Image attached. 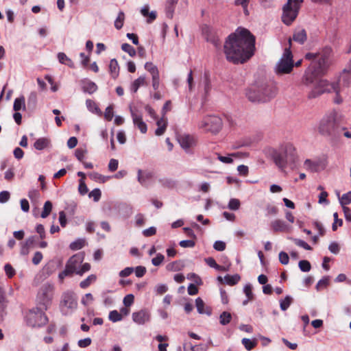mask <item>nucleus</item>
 Instances as JSON below:
<instances>
[{"mask_svg": "<svg viewBox=\"0 0 351 351\" xmlns=\"http://www.w3.org/2000/svg\"><path fill=\"white\" fill-rule=\"evenodd\" d=\"M293 68V56L289 49H285L281 58L277 62L275 71L278 75L290 73Z\"/></svg>", "mask_w": 351, "mask_h": 351, "instance_id": "12", "label": "nucleus"}, {"mask_svg": "<svg viewBox=\"0 0 351 351\" xmlns=\"http://www.w3.org/2000/svg\"><path fill=\"white\" fill-rule=\"evenodd\" d=\"M147 85V80L145 75H141L135 80L130 86V90L136 93L141 86Z\"/></svg>", "mask_w": 351, "mask_h": 351, "instance_id": "22", "label": "nucleus"}, {"mask_svg": "<svg viewBox=\"0 0 351 351\" xmlns=\"http://www.w3.org/2000/svg\"><path fill=\"white\" fill-rule=\"evenodd\" d=\"M8 302L3 295H0V319L6 315Z\"/></svg>", "mask_w": 351, "mask_h": 351, "instance_id": "37", "label": "nucleus"}, {"mask_svg": "<svg viewBox=\"0 0 351 351\" xmlns=\"http://www.w3.org/2000/svg\"><path fill=\"white\" fill-rule=\"evenodd\" d=\"M40 193L36 189H31L28 192V197L32 201V202H36L40 198Z\"/></svg>", "mask_w": 351, "mask_h": 351, "instance_id": "50", "label": "nucleus"}, {"mask_svg": "<svg viewBox=\"0 0 351 351\" xmlns=\"http://www.w3.org/2000/svg\"><path fill=\"white\" fill-rule=\"evenodd\" d=\"M276 93V86L273 82H269L250 88L246 93V96L252 102L264 103L274 98Z\"/></svg>", "mask_w": 351, "mask_h": 351, "instance_id": "4", "label": "nucleus"}, {"mask_svg": "<svg viewBox=\"0 0 351 351\" xmlns=\"http://www.w3.org/2000/svg\"><path fill=\"white\" fill-rule=\"evenodd\" d=\"M45 311L38 306L29 310L25 316L26 324L33 328L45 325L48 322Z\"/></svg>", "mask_w": 351, "mask_h": 351, "instance_id": "9", "label": "nucleus"}, {"mask_svg": "<svg viewBox=\"0 0 351 351\" xmlns=\"http://www.w3.org/2000/svg\"><path fill=\"white\" fill-rule=\"evenodd\" d=\"M279 261L282 265H287L289 263V257L287 253L285 252H280L279 253Z\"/></svg>", "mask_w": 351, "mask_h": 351, "instance_id": "54", "label": "nucleus"}, {"mask_svg": "<svg viewBox=\"0 0 351 351\" xmlns=\"http://www.w3.org/2000/svg\"><path fill=\"white\" fill-rule=\"evenodd\" d=\"M121 49L128 53L130 56L133 57L136 55L135 49L128 43H123L121 45Z\"/></svg>", "mask_w": 351, "mask_h": 351, "instance_id": "45", "label": "nucleus"}, {"mask_svg": "<svg viewBox=\"0 0 351 351\" xmlns=\"http://www.w3.org/2000/svg\"><path fill=\"white\" fill-rule=\"evenodd\" d=\"M77 307V299L76 295L71 291L64 292L60 302V309L64 315L72 314Z\"/></svg>", "mask_w": 351, "mask_h": 351, "instance_id": "10", "label": "nucleus"}, {"mask_svg": "<svg viewBox=\"0 0 351 351\" xmlns=\"http://www.w3.org/2000/svg\"><path fill=\"white\" fill-rule=\"evenodd\" d=\"M307 38L306 32L304 29L295 30L293 35V40L300 44H303Z\"/></svg>", "mask_w": 351, "mask_h": 351, "instance_id": "23", "label": "nucleus"}, {"mask_svg": "<svg viewBox=\"0 0 351 351\" xmlns=\"http://www.w3.org/2000/svg\"><path fill=\"white\" fill-rule=\"evenodd\" d=\"M241 277L239 274H234L232 276L230 275H226L224 276V282L226 284L228 285H234L239 282L240 280Z\"/></svg>", "mask_w": 351, "mask_h": 351, "instance_id": "32", "label": "nucleus"}, {"mask_svg": "<svg viewBox=\"0 0 351 351\" xmlns=\"http://www.w3.org/2000/svg\"><path fill=\"white\" fill-rule=\"evenodd\" d=\"M150 172H143L142 170H138L137 180L142 186H145L147 181L152 178Z\"/></svg>", "mask_w": 351, "mask_h": 351, "instance_id": "25", "label": "nucleus"}, {"mask_svg": "<svg viewBox=\"0 0 351 351\" xmlns=\"http://www.w3.org/2000/svg\"><path fill=\"white\" fill-rule=\"evenodd\" d=\"M92 340L90 338L87 337L83 339H80L77 342V345L80 348H86L90 345Z\"/></svg>", "mask_w": 351, "mask_h": 351, "instance_id": "63", "label": "nucleus"}, {"mask_svg": "<svg viewBox=\"0 0 351 351\" xmlns=\"http://www.w3.org/2000/svg\"><path fill=\"white\" fill-rule=\"evenodd\" d=\"M255 38L246 29L238 28L231 34L224 44L226 59L233 63H243L253 55Z\"/></svg>", "mask_w": 351, "mask_h": 351, "instance_id": "2", "label": "nucleus"}, {"mask_svg": "<svg viewBox=\"0 0 351 351\" xmlns=\"http://www.w3.org/2000/svg\"><path fill=\"white\" fill-rule=\"evenodd\" d=\"M14 168L12 167H10L8 169H7L4 173V178L8 180V181H10V180H12L14 177Z\"/></svg>", "mask_w": 351, "mask_h": 351, "instance_id": "57", "label": "nucleus"}, {"mask_svg": "<svg viewBox=\"0 0 351 351\" xmlns=\"http://www.w3.org/2000/svg\"><path fill=\"white\" fill-rule=\"evenodd\" d=\"M124 20H125L124 12L122 11H120L118 14V16H117L116 20L114 21L115 28L117 29H121L123 25Z\"/></svg>", "mask_w": 351, "mask_h": 351, "instance_id": "38", "label": "nucleus"}, {"mask_svg": "<svg viewBox=\"0 0 351 351\" xmlns=\"http://www.w3.org/2000/svg\"><path fill=\"white\" fill-rule=\"evenodd\" d=\"M145 69L147 70L152 76L159 75V71L156 65L152 62H147L145 64Z\"/></svg>", "mask_w": 351, "mask_h": 351, "instance_id": "34", "label": "nucleus"}, {"mask_svg": "<svg viewBox=\"0 0 351 351\" xmlns=\"http://www.w3.org/2000/svg\"><path fill=\"white\" fill-rule=\"evenodd\" d=\"M304 165L306 169L312 172H317L319 171L320 169L325 168L326 162L320 160H311L310 159H306L304 161Z\"/></svg>", "mask_w": 351, "mask_h": 351, "instance_id": "16", "label": "nucleus"}, {"mask_svg": "<svg viewBox=\"0 0 351 351\" xmlns=\"http://www.w3.org/2000/svg\"><path fill=\"white\" fill-rule=\"evenodd\" d=\"M86 245V240L84 239H78L73 242L71 243L69 247L72 250H78L82 249Z\"/></svg>", "mask_w": 351, "mask_h": 351, "instance_id": "33", "label": "nucleus"}, {"mask_svg": "<svg viewBox=\"0 0 351 351\" xmlns=\"http://www.w3.org/2000/svg\"><path fill=\"white\" fill-rule=\"evenodd\" d=\"M134 299L132 294H128L124 297L123 302L125 306H130L134 302Z\"/></svg>", "mask_w": 351, "mask_h": 351, "instance_id": "60", "label": "nucleus"}, {"mask_svg": "<svg viewBox=\"0 0 351 351\" xmlns=\"http://www.w3.org/2000/svg\"><path fill=\"white\" fill-rule=\"evenodd\" d=\"M141 14L146 18L147 23H152L157 16V12L156 11L149 12V5L148 4L144 5L141 9Z\"/></svg>", "mask_w": 351, "mask_h": 351, "instance_id": "19", "label": "nucleus"}, {"mask_svg": "<svg viewBox=\"0 0 351 351\" xmlns=\"http://www.w3.org/2000/svg\"><path fill=\"white\" fill-rule=\"evenodd\" d=\"M156 125H157L158 128L155 131L156 135H157V136L162 135L165 133L167 126V119L163 117L161 118L160 119L157 121Z\"/></svg>", "mask_w": 351, "mask_h": 351, "instance_id": "27", "label": "nucleus"}, {"mask_svg": "<svg viewBox=\"0 0 351 351\" xmlns=\"http://www.w3.org/2000/svg\"><path fill=\"white\" fill-rule=\"evenodd\" d=\"M79 182H80L79 186H78L79 193L81 195H84L87 193L88 191V187L86 185L84 180H83V179H80L79 180Z\"/></svg>", "mask_w": 351, "mask_h": 351, "instance_id": "53", "label": "nucleus"}, {"mask_svg": "<svg viewBox=\"0 0 351 351\" xmlns=\"http://www.w3.org/2000/svg\"><path fill=\"white\" fill-rule=\"evenodd\" d=\"M226 243L222 241H217L214 243L213 247L215 250L222 252L226 249Z\"/></svg>", "mask_w": 351, "mask_h": 351, "instance_id": "58", "label": "nucleus"}, {"mask_svg": "<svg viewBox=\"0 0 351 351\" xmlns=\"http://www.w3.org/2000/svg\"><path fill=\"white\" fill-rule=\"evenodd\" d=\"M81 86L82 90L88 94H93L97 90L96 84L88 79H84L81 81Z\"/></svg>", "mask_w": 351, "mask_h": 351, "instance_id": "20", "label": "nucleus"}, {"mask_svg": "<svg viewBox=\"0 0 351 351\" xmlns=\"http://www.w3.org/2000/svg\"><path fill=\"white\" fill-rule=\"evenodd\" d=\"M84 256L82 253H77L72 256L66 262L65 267L73 274L82 276L90 269V265L86 263L82 265Z\"/></svg>", "mask_w": 351, "mask_h": 351, "instance_id": "8", "label": "nucleus"}, {"mask_svg": "<svg viewBox=\"0 0 351 351\" xmlns=\"http://www.w3.org/2000/svg\"><path fill=\"white\" fill-rule=\"evenodd\" d=\"M10 197V194L8 191H3L0 193V203L7 202Z\"/></svg>", "mask_w": 351, "mask_h": 351, "instance_id": "61", "label": "nucleus"}, {"mask_svg": "<svg viewBox=\"0 0 351 351\" xmlns=\"http://www.w3.org/2000/svg\"><path fill=\"white\" fill-rule=\"evenodd\" d=\"M293 302V298L290 295H287L285 299L280 300V309L283 311L288 309L290 306L291 304Z\"/></svg>", "mask_w": 351, "mask_h": 351, "instance_id": "35", "label": "nucleus"}, {"mask_svg": "<svg viewBox=\"0 0 351 351\" xmlns=\"http://www.w3.org/2000/svg\"><path fill=\"white\" fill-rule=\"evenodd\" d=\"M337 116V114L335 111H331L323 117L317 126L318 131L321 134L332 136L336 133L338 127Z\"/></svg>", "mask_w": 351, "mask_h": 351, "instance_id": "5", "label": "nucleus"}, {"mask_svg": "<svg viewBox=\"0 0 351 351\" xmlns=\"http://www.w3.org/2000/svg\"><path fill=\"white\" fill-rule=\"evenodd\" d=\"M240 206H241V202H240L239 199H236V198H232L230 199V201L228 202V208L232 210H237L239 209Z\"/></svg>", "mask_w": 351, "mask_h": 351, "instance_id": "43", "label": "nucleus"}, {"mask_svg": "<svg viewBox=\"0 0 351 351\" xmlns=\"http://www.w3.org/2000/svg\"><path fill=\"white\" fill-rule=\"evenodd\" d=\"M268 154L280 171H285L287 166L295 162L298 154L293 144L283 142L277 148H268Z\"/></svg>", "mask_w": 351, "mask_h": 351, "instance_id": "3", "label": "nucleus"}, {"mask_svg": "<svg viewBox=\"0 0 351 351\" xmlns=\"http://www.w3.org/2000/svg\"><path fill=\"white\" fill-rule=\"evenodd\" d=\"M303 0H287L282 7V21L287 25H291L296 19Z\"/></svg>", "mask_w": 351, "mask_h": 351, "instance_id": "7", "label": "nucleus"}, {"mask_svg": "<svg viewBox=\"0 0 351 351\" xmlns=\"http://www.w3.org/2000/svg\"><path fill=\"white\" fill-rule=\"evenodd\" d=\"M114 116V112H113V108H112V106H108L106 110H105V112H104V118L107 120V121H111L112 117Z\"/></svg>", "mask_w": 351, "mask_h": 351, "instance_id": "52", "label": "nucleus"}, {"mask_svg": "<svg viewBox=\"0 0 351 351\" xmlns=\"http://www.w3.org/2000/svg\"><path fill=\"white\" fill-rule=\"evenodd\" d=\"M332 54L331 47L326 46L316 53L305 55L306 59L311 60L303 76V83L306 86L312 85L308 98L315 99L325 93L337 92V84H330L326 80L321 79L332 64Z\"/></svg>", "mask_w": 351, "mask_h": 351, "instance_id": "1", "label": "nucleus"}, {"mask_svg": "<svg viewBox=\"0 0 351 351\" xmlns=\"http://www.w3.org/2000/svg\"><path fill=\"white\" fill-rule=\"evenodd\" d=\"M203 36L208 42L211 43L215 47L219 48L221 45L218 32L212 27L204 25L202 27Z\"/></svg>", "mask_w": 351, "mask_h": 351, "instance_id": "13", "label": "nucleus"}, {"mask_svg": "<svg viewBox=\"0 0 351 351\" xmlns=\"http://www.w3.org/2000/svg\"><path fill=\"white\" fill-rule=\"evenodd\" d=\"M271 228L274 232H288L291 226L281 219H275L271 223Z\"/></svg>", "mask_w": 351, "mask_h": 351, "instance_id": "18", "label": "nucleus"}, {"mask_svg": "<svg viewBox=\"0 0 351 351\" xmlns=\"http://www.w3.org/2000/svg\"><path fill=\"white\" fill-rule=\"evenodd\" d=\"M205 262L206 264L210 267L215 268V269H221L220 265H219L215 260L213 258L209 257L205 259Z\"/></svg>", "mask_w": 351, "mask_h": 351, "instance_id": "59", "label": "nucleus"}, {"mask_svg": "<svg viewBox=\"0 0 351 351\" xmlns=\"http://www.w3.org/2000/svg\"><path fill=\"white\" fill-rule=\"evenodd\" d=\"M54 285L47 282L41 286L37 296V306L43 310H47L51 305L54 295Z\"/></svg>", "mask_w": 351, "mask_h": 351, "instance_id": "6", "label": "nucleus"}, {"mask_svg": "<svg viewBox=\"0 0 351 351\" xmlns=\"http://www.w3.org/2000/svg\"><path fill=\"white\" fill-rule=\"evenodd\" d=\"M93 301V296L91 293H86L85 295L82 298V304L84 306L89 305Z\"/></svg>", "mask_w": 351, "mask_h": 351, "instance_id": "55", "label": "nucleus"}, {"mask_svg": "<svg viewBox=\"0 0 351 351\" xmlns=\"http://www.w3.org/2000/svg\"><path fill=\"white\" fill-rule=\"evenodd\" d=\"M243 292H244L245 295H246L247 298L253 300L254 295L252 293V287L251 284L248 283L244 286Z\"/></svg>", "mask_w": 351, "mask_h": 351, "instance_id": "49", "label": "nucleus"}, {"mask_svg": "<svg viewBox=\"0 0 351 351\" xmlns=\"http://www.w3.org/2000/svg\"><path fill=\"white\" fill-rule=\"evenodd\" d=\"M86 105L89 111L95 113L98 115H101L102 112L99 108L96 103L91 99H86Z\"/></svg>", "mask_w": 351, "mask_h": 351, "instance_id": "30", "label": "nucleus"}, {"mask_svg": "<svg viewBox=\"0 0 351 351\" xmlns=\"http://www.w3.org/2000/svg\"><path fill=\"white\" fill-rule=\"evenodd\" d=\"M96 278H97L95 275L91 274L88 276L86 279H84L80 283V287L82 289L87 288L91 283L94 282L96 280Z\"/></svg>", "mask_w": 351, "mask_h": 351, "instance_id": "39", "label": "nucleus"}, {"mask_svg": "<svg viewBox=\"0 0 351 351\" xmlns=\"http://www.w3.org/2000/svg\"><path fill=\"white\" fill-rule=\"evenodd\" d=\"M52 206V203L50 201L45 202L40 217L43 219L47 217L51 212Z\"/></svg>", "mask_w": 351, "mask_h": 351, "instance_id": "36", "label": "nucleus"}, {"mask_svg": "<svg viewBox=\"0 0 351 351\" xmlns=\"http://www.w3.org/2000/svg\"><path fill=\"white\" fill-rule=\"evenodd\" d=\"M232 315L230 313L224 311L219 316V322L221 325H226L231 321Z\"/></svg>", "mask_w": 351, "mask_h": 351, "instance_id": "40", "label": "nucleus"}, {"mask_svg": "<svg viewBox=\"0 0 351 351\" xmlns=\"http://www.w3.org/2000/svg\"><path fill=\"white\" fill-rule=\"evenodd\" d=\"M217 156V159L221 161V162L223 163H225V164H231L233 162V160L232 158V156H236L238 155V154H230L229 156H221L220 154L216 153L215 154Z\"/></svg>", "mask_w": 351, "mask_h": 351, "instance_id": "41", "label": "nucleus"}, {"mask_svg": "<svg viewBox=\"0 0 351 351\" xmlns=\"http://www.w3.org/2000/svg\"><path fill=\"white\" fill-rule=\"evenodd\" d=\"M242 343L247 350H252L255 346V343L250 339L243 338Z\"/></svg>", "mask_w": 351, "mask_h": 351, "instance_id": "56", "label": "nucleus"}, {"mask_svg": "<svg viewBox=\"0 0 351 351\" xmlns=\"http://www.w3.org/2000/svg\"><path fill=\"white\" fill-rule=\"evenodd\" d=\"M108 318L112 322H117L122 320L123 317L120 313L114 310L110 312Z\"/></svg>", "mask_w": 351, "mask_h": 351, "instance_id": "42", "label": "nucleus"}, {"mask_svg": "<svg viewBox=\"0 0 351 351\" xmlns=\"http://www.w3.org/2000/svg\"><path fill=\"white\" fill-rule=\"evenodd\" d=\"M36 231L39 234L40 238L43 239L46 237L45 228L42 224H38L36 227Z\"/></svg>", "mask_w": 351, "mask_h": 351, "instance_id": "64", "label": "nucleus"}, {"mask_svg": "<svg viewBox=\"0 0 351 351\" xmlns=\"http://www.w3.org/2000/svg\"><path fill=\"white\" fill-rule=\"evenodd\" d=\"M58 59L61 64H66L71 68H74L73 62L63 52L58 53Z\"/></svg>", "mask_w": 351, "mask_h": 351, "instance_id": "29", "label": "nucleus"}, {"mask_svg": "<svg viewBox=\"0 0 351 351\" xmlns=\"http://www.w3.org/2000/svg\"><path fill=\"white\" fill-rule=\"evenodd\" d=\"M109 71L112 78L115 79L118 77L119 73V66L118 62L115 58L110 61Z\"/></svg>", "mask_w": 351, "mask_h": 351, "instance_id": "24", "label": "nucleus"}, {"mask_svg": "<svg viewBox=\"0 0 351 351\" xmlns=\"http://www.w3.org/2000/svg\"><path fill=\"white\" fill-rule=\"evenodd\" d=\"M198 127L204 131L217 134L222 128V120L218 116H206L199 123Z\"/></svg>", "mask_w": 351, "mask_h": 351, "instance_id": "11", "label": "nucleus"}, {"mask_svg": "<svg viewBox=\"0 0 351 351\" xmlns=\"http://www.w3.org/2000/svg\"><path fill=\"white\" fill-rule=\"evenodd\" d=\"M101 195V192L99 189H95L91 191L88 195L89 197L93 198L95 202H98Z\"/></svg>", "mask_w": 351, "mask_h": 351, "instance_id": "48", "label": "nucleus"}, {"mask_svg": "<svg viewBox=\"0 0 351 351\" xmlns=\"http://www.w3.org/2000/svg\"><path fill=\"white\" fill-rule=\"evenodd\" d=\"M130 111L134 125L137 127L141 133L147 132V124L143 120L142 113L135 107L130 106Z\"/></svg>", "mask_w": 351, "mask_h": 351, "instance_id": "14", "label": "nucleus"}, {"mask_svg": "<svg viewBox=\"0 0 351 351\" xmlns=\"http://www.w3.org/2000/svg\"><path fill=\"white\" fill-rule=\"evenodd\" d=\"M299 268L302 271L307 272L311 270V264L308 261H300L298 263Z\"/></svg>", "mask_w": 351, "mask_h": 351, "instance_id": "46", "label": "nucleus"}, {"mask_svg": "<svg viewBox=\"0 0 351 351\" xmlns=\"http://www.w3.org/2000/svg\"><path fill=\"white\" fill-rule=\"evenodd\" d=\"M165 256L162 254H157L156 257L153 258L152 260V263L154 266H159L162 264V263L164 261Z\"/></svg>", "mask_w": 351, "mask_h": 351, "instance_id": "51", "label": "nucleus"}, {"mask_svg": "<svg viewBox=\"0 0 351 351\" xmlns=\"http://www.w3.org/2000/svg\"><path fill=\"white\" fill-rule=\"evenodd\" d=\"M151 314L147 309H141L137 312H134L132 318L134 322L138 325H143L150 321Z\"/></svg>", "mask_w": 351, "mask_h": 351, "instance_id": "15", "label": "nucleus"}, {"mask_svg": "<svg viewBox=\"0 0 351 351\" xmlns=\"http://www.w3.org/2000/svg\"><path fill=\"white\" fill-rule=\"evenodd\" d=\"M265 210L267 215H275L278 212L277 208L271 204L267 205Z\"/></svg>", "mask_w": 351, "mask_h": 351, "instance_id": "62", "label": "nucleus"}, {"mask_svg": "<svg viewBox=\"0 0 351 351\" xmlns=\"http://www.w3.org/2000/svg\"><path fill=\"white\" fill-rule=\"evenodd\" d=\"M249 3L250 0H234V5L235 6L242 7L243 13L245 16H248L250 14V12L248 10Z\"/></svg>", "mask_w": 351, "mask_h": 351, "instance_id": "31", "label": "nucleus"}, {"mask_svg": "<svg viewBox=\"0 0 351 351\" xmlns=\"http://www.w3.org/2000/svg\"><path fill=\"white\" fill-rule=\"evenodd\" d=\"M195 306L197 311L199 314H206L208 316L211 315V308L209 306H206L204 302L201 298H196Z\"/></svg>", "mask_w": 351, "mask_h": 351, "instance_id": "21", "label": "nucleus"}, {"mask_svg": "<svg viewBox=\"0 0 351 351\" xmlns=\"http://www.w3.org/2000/svg\"><path fill=\"white\" fill-rule=\"evenodd\" d=\"M299 247H303L306 250H311V247L304 241L299 239H291Z\"/></svg>", "mask_w": 351, "mask_h": 351, "instance_id": "47", "label": "nucleus"}, {"mask_svg": "<svg viewBox=\"0 0 351 351\" xmlns=\"http://www.w3.org/2000/svg\"><path fill=\"white\" fill-rule=\"evenodd\" d=\"M50 145V140L47 138H40L36 141L34 147L37 150H43Z\"/></svg>", "mask_w": 351, "mask_h": 351, "instance_id": "26", "label": "nucleus"}, {"mask_svg": "<svg viewBox=\"0 0 351 351\" xmlns=\"http://www.w3.org/2000/svg\"><path fill=\"white\" fill-rule=\"evenodd\" d=\"M339 202L342 206H346V205L351 204V191L343 194L339 198Z\"/></svg>", "mask_w": 351, "mask_h": 351, "instance_id": "44", "label": "nucleus"}, {"mask_svg": "<svg viewBox=\"0 0 351 351\" xmlns=\"http://www.w3.org/2000/svg\"><path fill=\"white\" fill-rule=\"evenodd\" d=\"M178 142L186 152H189L191 147H193L195 144V138L189 134L181 135L178 138Z\"/></svg>", "mask_w": 351, "mask_h": 351, "instance_id": "17", "label": "nucleus"}, {"mask_svg": "<svg viewBox=\"0 0 351 351\" xmlns=\"http://www.w3.org/2000/svg\"><path fill=\"white\" fill-rule=\"evenodd\" d=\"M25 97L21 96L20 97H17L14 99L13 104V109L15 112L19 110H25Z\"/></svg>", "mask_w": 351, "mask_h": 351, "instance_id": "28", "label": "nucleus"}]
</instances>
